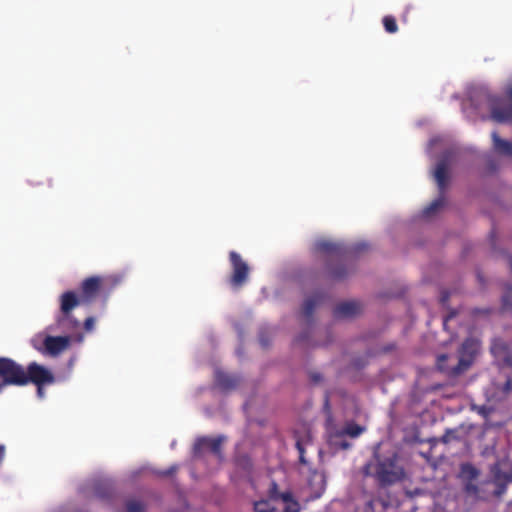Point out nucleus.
<instances>
[{"mask_svg":"<svg viewBox=\"0 0 512 512\" xmlns=\"http://www.w3.org/2000/svg\"><path fill=\"white\" fill-rule=\"evenodd\" d=\"M349 274L348 269L343 266H337L330 271V275L334 280H342Z\"/></svg>","mask_w":512,"mask_h":512,"instance_id":"nucleus-24","label":"nucleus"},{"mask_svg":"<svg viewBox=\"0 0 512 512\" xmlns=\"http://www.w3.org/2000/svg\"><path fill=\"white\" fill-rule=\"evenodd\" d=\"M223 437L210 438V437H201L198 438L194 444V453L196 455L200 454L203 450L208 449L215 455H219L221 452V445L223 442Z\"/></svg>","mask_w":512,"mask_h":512,"instance_id":"nucleus-11","label":"nucleus"},{"mask_svg":"<svg viewBox=\"0 0 512 512\" xmlns=\"http://www.w3.org/2000/svg\"><path fill=\"white\" fill-rule=\"evenodd\" d=\"M481 349V342L477 338L468 337L460 346L458 353L459 358L455 367L450 370L452 375H462L474 363L476 356Z\"/></svg>","mask_w":512,"mask_h":512,"instance_id":"nucleus-5","label":"nucleus"},{"mask_svg":"<svg viewBox=\"0 0 512 512\" xmlns=\"http://www.w3.org/2000/svg\"><path fill=\"white\" fill-rule=\"evenodd\" d=\"M491 136L494 150L501 155L512 157V143L500 138L496 131H493Z\"/></svg>","mask_w":512,"mask_h":512,"instance_id":"nucleus-14","label":"nucleus"},{"mask_svg":"<svg viewBox=\"0 0 512 512\" xmlns=\"http://www.w3.org/2000/svg\"><path fill=\"white\" fill-rule=\"evenodd\" d=\"M59 307L60 311L64 313V292L59 295Z\"/></svg>","mask_w":512,"mask_h":512,"instance_id":"nucleus-32","label":"nucleus"},{"mask_svg":"<svg viewBox=\"0 0 512 512\" xmlns=\"http://www.w3.org/2000/svg\"><path fill=\"white\" fill-rule=\"evenodd\" d=\"M44 386H45V385L36 386V387H37V394H38L40 397H42V396H43V393H44V392H43V387H44Z\"/></svg>","mask_w":512,"mask_h":512,"instance_id":"nucleus-36","label":"nucleus"},{"mask_svg":"<svg viewBox=\"0 0 512 512\" xmlns=\"http://www.w3.org/2000/svg\"><path fill=\"white\" fill-rule=\"evenodd\" d=\"M364 477H372L381 488L392 486L403 481L406 477L404 467L399 463L396 452L381 456L377 451L373 454V461L367 462L362 467Z\"/></svg>","mask_w":512,"mask_h":512,"instance_id":"nucleus-2","label":"nucleus"},{"mask_svg":"<svg viewBox=\"0 0 512 512\" xmlns=\"http://www.w3.org/2000/svg\"><path fill=\"white\" fill-rule=\"evenodd\" d=\"M364 430H365L364 427H362L354 422H351V423H347L346 426L339 432H341L344 436L347 435L351 438H357L364 432Z\"/></svg>","mask_w":512,"mask_h":512,"instance_id":"nucleus-21","label":"nucleus"},{"mask_svg":"<svg viewBox=\"0 0 512 512\" xmlns=\"http://www.w3.org/2000/svg\"><path fill=\"white\" fill-rule=\"evenodd\" d=\"M452 316H453V315H449L448 317H446V318L444 319V323H443V324H444V326H446L447 321H448Z\"/></svg>","mask_w":512,"mask_h":512,"instance_id":"nucleus-39","label":"nucleus"},{"mask_svg":"<svg viewBox=\"0 0 512 512\" xmlns=\"http://www.w3.org/2000/svg\"><path fill=\"white\" fill-rule=\"evenodd\" d=\"M99 496H100V497H102V498H104V497H106L107 495H106V494H100V493H99Z\"/></svg>","mask_w":512,"mask_h":512,"instance_id":"nucleus-41","label":"nucleus"},{"mask_svg":"<svg viewBox=\"0 0 512 512\" xmlns=\"http://www.w3.org/2000/svg\"><path fill=\"white\" fill-rule=\"evenodd\" d=\"M448 360H449V356L447 354L439 355L437 357V362H436L438 370L445 373L449 377H452V378L458 377L459 375L451 374L450 370H452L455 367V365L454 366L448 365V363H447Z\"/></svg>","mask_w":512,"mask_h":512,"instance_id":"nucleus-20","label":"nucleus"},{"mask_svg":"<svg viewBox=\"0 0 512 512\" xmlns=\"http://www.w3.org/2000/svg\"><path fill=\"white\" fill-rule=\"evenodd\" d=\"M449 433H450V432H449V431H447V432L445 433V435H443V437H442V441H443L444 443H448V442L450 441V435H449Z\"/></svg>","mask_w":512,"mask_h":512,"instance_id":"nucleus-35","label":"nucleus"},{"mask_svg":"<svg viewBox=\"0 0 512 512\" xmlns=\"http://www.w3.org/2000/svg\"><path fill=\"white\" fill-rule=\"evenodd\" d=\"M127 512H144V505L136 500H130L126 504Z\"/></svg>","mask_w":512,"mask_h":512,"instance_id":"nucleus-26","label":"nucleus"},{"mask_svg":"<svg viewBox=\"0 0 512 512\" xmlns=\"http://www.w3.org/2000/svg\"><path fill=\"white\" fill-rule=\"evenodd\" d=\"M434 178L437 182L441 195L424 209L423 214L427 217L436 213L445 204L444 190L449 180V168L447 160L442 159L437 163L434 171Z\"/></svg>","mask_w":512,"mask_h":512,"instance_id":"nucleus-6","label":"nucleus"},{"mask_svg":"<svg viewBox=\"0 0 512 512\" xmlns=\"http://www.w3.org/2000/svg\"><path fill=\"white\" fill-rule=\"evenodd\" d=\"M25 368L11 358L0 357V393L5 387L24 386L26 378L24 377Z\"/></svg>","mask_w":512,"mask_h":512,"instance_id":"nucleus-4","label":"nucleus"},{"mask_svg":"<svg viewBox=\"0 0 512 512\" xmlns=\"http://www.w3.org/2000/svg\"><path fill=\"white\" fill-rule=\"evenodd\" d=\"M24 377L26 378V385L33 383L36 386L49 385L54 382L53 373L44 366L31 362L24 370Z\"/></svg>","mask_w":512,"mask_h":512,"instance_id":"nucleus-9","label":"nucleus"},{"mask_svg":"<svg viewBox=\"0 0 512 512\" xmlns=\"http://www.w3.org/2000/svg\"><path fill=\"white\" fill-rule=\"evenodd\" d=\"M259 341L263 347H267L269 345V341L263 334H260Z\"/></svg>","mask_w":512,"mask_h":512,"instance_id":"nucleus-33","label":"nucleus"},{"mask_svg":"<svg viewBox=\"0 0 512 512\" xmlns=\"http://www.w3.org/2000/svg\"><path fill=\"white\" fill-rule=\"evenodd\" d=\"M34 349L44 355L56 356L64 350V336H50L45 333H38L31 339Z\"/></svg>","mask_w":512,"mask_h":512,"instance_id":"nucleus-7","label":"nucleus"},{"mask_svg":"<svg viewBox=\"0 0 512 512\" xmlns=\"http://www.w3.org/2000/svg\"><path fill=\"white\" fill-rule=\"evenodd\" d=\"M361 249H364V245H362L361 247H357V250H361Z\"/></svg>","mask_w":512,"mask_h":512,"instance_id":"nucleus-40","label":"nucleus"},{"mask_svg":"<svg viewBox=\"0 0 512 512\" xmlns=\"http://www.w3.org/2000/svg\"><path fill=\"white\" fill-rule=\"evenodd\" d=\"M495 482L499 486L498 494L504 492L506 485L512 483V472H503L498 470L494 474Z\"/></svg>","mask_w":512,"mask_h":512,"instance_id":"nucleus-19","label":"nucleus"},{"mask_svg":"<svg viewBox=\"0 0 512 512\" xmlns=\"http://www.w3.org/2000/svg\"><path fill=\"white\" fill-rule=\"evenodd\" d=\"M503 362L506 366L512 368V353L509 351L503 356Z\"/></svg>","mask_w":512,"mask_h":512,"instance_id":"nucleus-30","label":"nucleus"},{"mask_svg":"<svg viewBox=\"0 0 512 512\" xmlns=\"http://www.w3.org/2000/svg\"><path fill=\"white\" fill-rule=\"evenodd\" d=\"M283 492L278 491V486L275 482H272L271 487L269 489V496L272 500H281L280 495Z\"/></svg>","mask_w":512,"mask_h":512,"instance_id":"nucleus-27","label":"nucleus"},{"mask_svg":"<svg viewBox=\"0 0 512 512\" xmlns=\"http://www.w3.org/2000/svg\"><path fill=\"white\" fill-rule=\"evenodd\" d=\"M323 377L319 372L310 373V380L314 384H318L322 381Z\"/></svg>","mask_w":512,"mask_h":512,"instance_id":"nucleus-29","label":"nucleus"},{"mask_svg":"<svg viewBox=\"0 0 512 512\" xmlns=\"http://www.w3.org/2000/svg\"><path fill=\"white\" fill-rule=\"evenodd\" d=\"M5 456V446L0 444V464L2 463Z\"/></svg>","mask_w":512,"mask_h":512,"instance_id":"nucleus-34","label":"nucleus"},{"mask_svg":"<svg viewBox=\"0 0 512 512\" xmlns=\"http://www.w3.org/2000/svg\"><path fill=\"white\" fill-rule=\"evenodd\" d=\"M323 297L320 294H315L308 297L302 307V315L309 322L312 319L315 308L321 303Z\"/></svg>","mask_w":512,"mask_h":512,"instance_id":"nucleus-15","label":"nucleus"},{"mask_svg":"<svg viewBox=\"0 0 512 512\" xmlns=\"http://www.w3.org/2000/svg\"><path fill=\"white\" fill-rule=\"evenodd\" d=\"M280 497L281 501L285 504L283 512H300V504L290 491H285Z\"/></svg>","mask_w":512,"mask_h":512,"instance_id":"nucleus-16","label":"nucleus"},{"mask_svg":"<svg viewBox=\"0 0 512 512\" xmlns=\"http://www.w3.org/2000/svg\"><path fill=\"white\" fill-rule=\"evenodd\" d=\"M115 284L110 278L91 276L82 281L79 294L66 291V348L81 343L85 333H91L96 323V319L89 316L82 325L71 315V310L81 304L90 305L101 295L106 300Z\"/></svg>","mask_w":512,"mask_h":512,"instance_id":"nucleus-1","label":"nucleus"},{"mask_svg":"<svg viewBox=\"0 0 512 512\" xmlns=\"http://www.w3.org/2000/svg\"><path fill=\"white\" fill-rule=\"evenodd\" d=\"M490 108V118L497 123L512 122V80H509L503 90V96L485 94Z\"/></svg>","mask_w":512,"mask_h":512,"instance_id":"nucleus-3","label":"nucleus"},{"mask_svg":"<svg viewBox=\"0 0 512 512\" xmlns=\"http://www.w3.org/2000/svg\"><path fill=\"white\" fill-rule=\"evenodd\" d=\"M215 382L216 385L223 391H228L231 389H234L239 382V379L234 376L230 375L221 371H217L215 375Z\"/></svg>","mask_w":512,"mask_h":512,"instance_id":"nucleus-13","label":"nucleus"},{"mask_svg":"<svg viewBox=\"0 0 512 512\" xmlns=\"http://www.w3.org/2000/svg\"><path fill=\"white\" fill-rule=\"evenodd\" d=\"M176 470H177V466L174 465V466H171L169 469L160 472V475L165 476V477L171 476L176 472Z\"/></svg>","mask_w":512,"mask_h":512,"instance_id":"nucleus-31","label":"nucleus"},{"mask_svg":"<svg viewBox=\"0 0 512 512\" xmlns=\"http://www.w3.org/2000/svg\"><path fill=\"white\" fill-rule=\"evenodd\" d=\"M315 249L320 253L335 256L336 258H342L346 254L345 249L340 244L327 240L318 241L315 244Z\"/></svg>","mask_w":512,"mask_h":512,"instance_id":"nucleus-12","label":"nucleus"},{"mask_svg":"<svg viewBox=\"0 0 512 512\" xmlns=\"http://www.w3.org/2000/svg\"><path fill=\"white\" fill-rule=\"evenodd\" d=\"M255 512H276V508L268 500H260L254 503Z\"/></svg>","mask_w":512,"mask_h":512,"instance_id":"nucleus-23","label":"nucleus"},{"mask_svg":"<svg viewBox=\"0 0 512 512\" xmlns=\"http://www.w3.org/2000/svg\"><path fill=\"white\" fill-rule=\"evenodd\" d=\"M467 467L470 469L473 476H475L477 474L476 470L472 466L467 465Z\"/></svg>","mask_w":512,"mask_h":512,"instance_id":"nucleus-37","label":"nucleus"},{"mask_svg":"<svg viewBox=\"0 0 512 512\" xmlns=\"http://www.w3.org/2000/svg\"><path fill=\"white\" fill-rule=\"evenodd\" d=\"M229 260L232 266V275L230 277V284L233 287L239 288L243 286L249 277V266L242 259L241 255L235 251L229 253Z\"/></svg>","mask_w":512,"mask_h":512,"instance_id":"nucleus-8","label":"nucleus"},{"mask_svg":"<svg viewBox=\"0 0 512 512\" xmlns=\"http://www.w3.org/2000/svg\"><path fill=\"white\" fill-rule=\"evenodd\" d=\"M363 306L358 301H345L336 305L333 309L335 318H351L360 314Z\"/></svg>","mask_w":512,"mask_h":512,"instance_id":"nucleus-10","label":"nucleus"},{"mask_svg":"<svg viewBox=\"0 0 512 512\" xmlns=\"http://www.w3.org/2000/svg\"><path fill=\"white\" fill-rule=\"evenodd\" d=\"M296 449L299 452V461H300V463L301 464H307V461H306L305 456H304V453H305L304 445H303L302 441L299 440V439H297V441H296Z\"/></svg>","mask_w":512,"mask_h":512,"instance_id":"nucleus-28","label":"nucleus"},{"mask_svg":"<svg viewBox=\"0 0 512 512\" xmlns=\"http://www.w3.org/2000/svg\"><path fill=\"white\" fill-rule=\"evenodd\" d=\"M502 308L504 310H512V286L507 288L506 293L502 297Z\"/></svg>","mask_w":512,"mask_h":512,"instance_id":"nucleus-25","label":"nucleus"},{"mask_svg":"<svg viewBox=\"0 0 512 512\" xmlns=\"http://www.w3.org/2000/svg\"><path fill=\"white\" fill-rule=\"evenodd\" d=\"M344 437L341 432L336 431L330 435L329 443L337 449L347 450L351 447V444Z\"/></svg>","mask_w":512,"mask_h":512,"instance_id":"nucleus-18","label":"nucleus"},{"mask_svg":"<svg viewBox=\"0 0 512 512\" xmlns=\"http://www.w3.org/2000/svg\"><path fill=\"white\" fill-rule=\"evenodd\" d=\"M382 22L386 32L393 34L398 31V25L394 16L386 15L384 16Z\"/></svg>","mask_w":512,"mask_h":512,"instance_id":"nucleus-22","label":"nucleus"},{"mask_svg":"<svg viewBox=\"0 0 512 512\" xmlns=\"http://www.w3.org/2000/svg\"><path fill=\"white\" fill-rule=\"evenodd\" d=\"M509 351L508 344L501 338H494L491 342L490 352L495 357L504 356Z\"/></svg>","mask_w":512,"mask_h":512,"instance_id":"nucleus-17","label":"nucleus"},{"mask_svg":"<svg viewBox=\"0 0 512 512\" xmlns=\"http://www.w3.org/2000/svg\"><path fill=\"white\" fill-rule=\"evenodd\" d=\"M297 342H303L304 341V336L303 335H300L297 340Z\"/></svg>","mask_w":512,"mask_h":512,"instance_id":"nucleus-38","label":"nucleus"}]
</instances>
